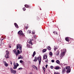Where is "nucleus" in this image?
<instances>
[{
    "label": "nucleus",
    "instance_id": "nucleus-1",
    "mask_svg": "<svg viewBox=\"0 0 74 74\" xmlns=\"http://www.w3.org/2000/svg\"><path fill=\"white\" fill-rule=\"evenodd\" d=\"M18 34L21 36L22 37L24 36H25V35L23 33V32H22V31H19L18 32Z\"/></svg>",
    "mask_w": 74,
    "mask_h": 74
},
{
    "label": "nucleus",
    "instance_id": "nucleus-2",
    "mask_svg": "<svg viewBox=\"0 0 74 74\" xmlns=\"http://www.w3.org/2000/svg\"><path fill=\"white\" fill-rule=\"evenodd\" d=\"M10 70L11 73H12V74H16V71L15 70H13V69H12V68H10Z\"/></svg>",
    "mask_w": 74,
    "mask_h": 74
},
{
    "label": "nucleus",
    "instance_id": "nucleus-3",
    "mask_svg": "<svg viewBox=\"0 0 74 74\" xmlns=\"http://www.w3.org/2000/svg\"><path fill=\"white\" fill-rule=\"evenodd\" d=\"M19 48L20 50H22V45L21 44H18L17 45L16 49H18Z\"/></svg>",
    "mask_w": 74,
    "mask_h": 74
},
{
    "label": "nucleus",
    "instance_id": "nucleus-4",
    "mask_svg": "<svg viewBox=\"0 0 74 74\" xmlns=\"http://www.w3.org/2000/svg\"><path fill=\"white\" fill-rule=\"evenodd\" d=\"M6 54L5 56V58H6V59H8L9 58V56H8V54H9V52L8 51H6Z\"/></svg>",
    "mask_w": 74,
    "mask_h": 74
},
{
    "label": "nucleus",
    "instance_id": "nucleus-5",
    "mask_svg": "<svg viewBox=\"0 0 74 74\" xmlns=\"http://www.w3.org/2000/svg\"><path fill=\"white\" fill-rule=\"evenodd\" d=\"M63 51H64L61 53V56L63 57L65 55V52H66V49H64Z\"/></svg>",
    "mask_w": 74,
    "mask_h": 74
},
{
    "label": "nucleus",
    "instance_id": "nucleus-6",
    "mask_svg": "<svg viewBox=\"0 0 74 74\" xmlns=\"http://www.w3.org/2000/svg\"><path fill=\"white\" fill-rule=\"evenodd\" d=\"M41 56H38V59L39 61V64L40 65L41 64Z\"/></svg>",
    "mask_w": 74,
    "mask_h": 74
},
{
    "label": "nucleus",
    "instance_id": "nucleus-7",
    "mask_svg": "<svg viewBox=\"0 0 74 74\" xmlns=\"http://www.w3.org/2000/svg\"><path fill=\"white\" fill-rule=\"evenodd\" d=\"M66 71V68H63L62 69V73L64 74L65 73V72Z\"/></svg>",
    "mask_w": 74,
    "mask_h": 74
},
{
    "label": "nucleus",
    "instance_id": "nucleus-8",
    "mask_svg": "<svg viewBox=\"0 0 74 74\" xmlns=\"http://www.w3.org/2000/svg\"><path fill=\"white\" fill-rule=\"evenodd\" d=\"M20 63H21L23 66H24V65H25V62L22 61V60H21L20 61Z\"/></svg>",
    "mask_w": 74,
    "mask_h": 74
},
{
    "label": "nucleus",
    "instance_id": "nucleus-9",
    "mask_svg": "<svg viewBox=\"0 0 74 74\" xmlns=\"http://www.w3.org/2000/svg\"><path fill=\"white\" fill-rule=\"evenodd\" d=\"M17 53L16 52V56H18L19 55V54H20V51L19 50H17Z\"/></svg>",
    "mask_w": 74,
    "mask_h": 74
},
{
    "label": "nucleus",
    "instance_id": "nucleus-10",
    "mask_svg": "<svg viewBox=\"0 0 74 74\" xmlns=\"http://www.w3.org/2000/svg\"><path fill=\"white\" fill-rule=\"evenodd\" d=\"M43 58L44 59H46L47 58V55H44Z\"/></svg>",
    "mask_w": 74,
    "mask_h": 74
},
{
    "label": "nucleus",
    "instance_id": "nucleus-11",
    "mask_svg": "<svg viewBox=\"0 0 74 74\" xmlns=\"http://www.w3.org/2000/svg\"><path fill=\"white\" fill-rule=\"evenodd\" d=\"M54 69H56V70H58V69H60V67L58 66H57L56 67H54Z\"/></svg>",
    "mask_w": 74,
    "mask_h": 74
},
{
    "label": "nucleus",
    "instance_id": "nucleus-12",
    "mask_svg": "<svg viewBox=\"0 0 74 74\" xmlns=\"http://www.w3.org/2000/svg\"><path fill=\"white\" fill-rule=\"evenodd\" d=\"M35 59L34 60V62H37L38 60V58L37 57L36 58V57H34Z\"/></svg>",
    "mask_w": 74,
    "mask_h": 74
},
{
    "label": "nucleus",
    "instance_id": "nucleus-13",
    "mask_svg": "<svg viewBox=\"0 0 74 74\" xmlns=\"http://www.w3.org/2000/svg\"><path fill=\"white\" fill-rule=\"evenodd\" d=\"M14 25L15 26V27H16V28H18V27H18V26L16 23H14Z\"/></svg>",
    "mask_w": 74,
    "mask_h": 74
},
{
    "label": "nucleus",
    "instance_id": "nucleus-14",
    "mask_svg": "<svg viewBox=\"0 0 74 74\" xmlns=\"http://www.w3.org/2000/svg\"><path fill=\"white\" fill-rule=\"evenodd\" d=\"M23 57L21 55L19 57H18V59H23Z\"/></svg>",
    "mask_w": 74,
    "mask_h": 74
},
{
    "label": "nucleus",
    "instance_id": "nucleus-15",
    "mask_svg": "<svg viewBox=\"0 0 74 74\" xmlns=\"http://www.w3.org/2000/svg\"><path fill=\"white\" fill-rule=\"evenodd\" d=\"M56 55H57V56H58L59 54V51H57L56 53Z\"/></svg>",
    "mask_w": 74,
    "mask_h": 74
},
{
    "label": "nucleus",
    "instance_id": "nucleus-16",
    "mask_svg": "<svg viewBox=\"0 0 74 74\" xmlns=\"http://www.w3.org/2000/svg\"><path fill=\"white\" fill-rule=\"evenodd\" d=\"M66 41H69V39L68 37H66L65 38Z\"/></svg>",
    "mask_w": 74,
    "mask_h": 74
},
{
    "label": "nucleus",
    "instance_id": "nucleus-17",
    "mask_svg": "<svg viewBox=\"0 0 74 74\" xmlns=\"http://www.w3.org/2000/svg\"><path fill=\"white\" fill-rule=\"evenodd\" d=\"M71 71V69H67V70L66 71V73H70Z\"/></svg>",
    "mask_w": 74,
    "mask_h": 74
},
{
    "label": "nucleus",
    "instance_id": "nucleus-18",
    "mask_svg": "<svg viewBox=\"0 0 74 74\" xmlns=\"http://www.w3.org/2000/svg\"><path fill=\"white\" fill-rule=\"evenodd\" d=\"M36 54V51H34L33 53V55H32V56H33V57H34Z\"/></svg>",
    "mask_w": 74,
    "mask_h": 74
},
{
    "label": "nucleus",
    "instance_id": "nucleus-19",
    "mask_svg": "<svg viewBox=\"0 0 74 74\" xmlns=\"http://www.w3.org/2000/svg\"><path fill=\"white\" fill-rule=\"evenodd\" d=\"M53 33H54L55 35L58 36V32L56 31H54L53 32Z\"/></svg>",
    "mask_w": 74,
    "mask_h": 74
},
{
    "label": "nucleus",
    "instance_id": "nucleus-20",
    "mask_svg": "<svg viewBox=\"0 0 74 74\" xmlns=\"http://www.w3.org/2000/svg\"><path fill=\"white\" fill-rule=\"evenodd\" d=\"M13 53H15V55H16V50L14 49V50H13Z\"/></svg>",
    "mask_w": 74,
    "mask_h": 74
},
{
    "label": "nucleus",
    "instance_id": "nucleus-21",
    "mask_svg": "<svg viewBox=\"0 0 74 74\" xmlns=\"http://www.w3.org/2000/svg\"><path fill=\"white\" fill-rule=\"evenodd\" d=\"M25 7H26V8H29V7H30L29 5H25Z\"/></svg>",
    "mask_w": 74,
    "mask_h": 74
},
{
    "label": "nucleus",
    "instance_id": "nucleus-22",
    "mask_svg": "<svg viewBox=\"0 0 74 74\" xmlns=\"http://www.w3.org/2000/svg\"><path fill=\"white\" fill-rule=\"evenodd\" d=\"M70 66H66L65 69H66H66H67V70H69V69H70Z\"/></svg>",
    "mask_w": 74,
    "mask_h": 74
},
{
    "label": "nucleus",
    "instance_id": "nucleus-23",
    "mask_svg": "<svg viewBox=\"0 0 74 74\" xmlns=\"http://www.w3.org/2000/svg\"><path fill=\"white\" fill-rule=\"evenodd\" d=\"M47 49H49V50H50L51 49V47L48 46L47 47Z\"/></svg>",
    "mask_w": 74,
    "mask_h": 74
},
{
    "label": "nucleus",
    "instance_id": "nucleus-24",
    "mask_svg": "<svg viewBox=\"0 0 74 74\" xmlns=\"http://www.w3.org/2000/svg\"><path fill=\"white\" fill-rule=\"evenodd\" d=\"M56 62L57 64H60V61L59 60H57Z\"/></svg>",
    "mask_w": 74,
    "mask_h": 74
},
{
    "label": "nucleus",
    "instance_id": "nucleus-25",
    "mask_svg": "<svg viewBox=\"0 0 74 74\" xmlns=\"http://www.w3.org/2000/svg\"><path fill=\"white\" fill-rule=\"evenodd\" d=\"M5 66L6 67H7L8 66V64L7 63L5 62Z\"/></svg>",
    "mask_w": 74,
    "mask_h": 74
},
{
    "label": "nucleus",
    "instance_id": "nucleus-26",
    "mask_svg": "<svg viewBox=\"0 0 74 74\" xmlns=\"http://www.w3.org/2000/svg\"><path fill=\"white\" fill-rule=\"evenodd\" d=\"M54 49L55 51H56V49H57V47L56 46H54Z\"/></svg>",
    "mask_w": 74,
    "mask_h": 74
},
{
    "label": "nucleus",
    "instance_id": "nucleus-27",
    "mask_svg": "<svg viewBox=\"0 0 74 74\" xmlns=\"http://www.w3.org/2000/svg\"><path fill=\"white\" fill-rule=\"evenodd\" d=\"M46 51H47V50H46V49H44L43 50H42L43 53H44V52H45Z\"/></svg>",
    "mask_w": 74,
    "mask_h": 74
},
{
    "label": "nucleus",
    "instance_id": "nucleus-28",
    "mask_svg": "<svg viewBox=\"0 0 74 74\" xmlns=\"http://www.w3.org/2000/svg\"><path fill=\"white\" fill-rule=\"evenodd\" d=\"M29 43H30L31 44V45H32V44H33V43L32 42V40H29Z\"/></svg>",
    "mask_w": 74,
    "mask_h": 74
},
{
    "label": "nucleus",
    "instance_id": "nucleus-29",
    "mask_svg": "<svg viewBox=\"0 0 74 74\" xmlns=\"http://www.w3.org/2000/svg\"><path fill=\"white\" fill-rule=\"evenodd\" d=\"M17 68V66H14L13 67L14 69H16Z\"/></svg>",
    "mask_w": 74,
    "mask_h": 74
},
{
    "label": "nucleus",
    "instance_id": "nucleus-30",
    "mask_svg": "<svg viewBox=\"0 0 74 74\" xmlns=\"http://www.w3.org/2000/svg\"><path fill=\"white\" fill-rule=\"evenodd\" d=\"M32 33V31L31 30H29L27 32V33Z\"/></svg>",
    "mask_w": 74,
    "mask_h": 74
},
{
    "label": "nucleus",
    "instance_id": "nucleus-31",
    "mask_svg": "<svg viewBox=\"0 0 74 74\" xmlns=\"http://www.w3.org/2000/svg\"><path fill=\"white\" fill-rule=\"evenodd\" d=\"M42 68L44 71V72H45V68L44 67H43Z\"/></svg>",
    "mask_w": 74,
    "mask_h": 74
},
{
    "label": "nucleus",
    "instance_id": "nucleus-32",
    "mask_svg": "<svg viewBox=\"0 0 74 74\" xmlns=\"http://www.w3.org/2000/svg\"><path fill=\"white\" fill-rule=\"evenodd\" d=\"M49 55H50V56H52V52H50L49 53Z\"/></svg>",
    "mask_w": 74,
    "mask_h": 74
},
{
    "label": "nucleus",
    "instance_id": "nucleus-33",
    "mask_svg": "<svg viewBox=\"0 0 74 74\" xmlns=\"http://www.w3.org/2000/svg\"><path fill=\"white\" fill-rule=\"evenodd\" d=\"M54 74H59V73L58 72H55L54 73Z\"/></svg>",
    "mask_w": 74,
    "mask_h": 74
},
{
    "label": "nucleus",
    "instance_id": "nucleus-34",
    "mask_svg": "<svg viewBox=\"0 0 74 74\" xmlns=\"http://www.w3.org/2000/svg\"><path fill=\"white\" fill-rule=\"evenodd\" d=\"M32 67H33V68H34V69H35L36 68V66L34 65H33L32 66Z\"/></svg>",
    "mask_w": 74,
    "mask_h": 74
},
{
    "label": "nucleus",
    "instance_id": "nucleus-35",
    "mask_svg": "<svg viewBox=\"0 0 74 74\" xmlns=\"http://www.w3.org/2000/svg\"><path fill=\"white\" fill-rule=\"evenodd\" d=\"M48 62V59H47L45 60V62H46V63H47Z\"/></svg>",
    "mask_w": 74,
    "mask_h": 74
},
{
    "label": "nucleus",
    "instance_id": "nucleus-36",
    "mask_svg": "<svg viewBox=\"0 0 74 74\" xmlns=\"http://www.w3.org/2000/svg\"><path fill=\"white\" fill-rule=\"evenodd\" d=\"M51 61L52 63H54V62H55V61L53 60H52Z\"/></svg>",
    "mask_w": 74,
    "mask_h": 74
},
{
    "label": "nucleus",
    "instance_id": "nucleus-37",
    "mask_svg": "<svg viewBox=\"0 0 74 74\" xmlns=\"http://www.w3.org/2000/svg\"><path fill=\"white\" fill-rule=\"evenodd\" d=\"M14 66H16V63H15V62H14Z\"/></svg>",
    "mask_w": 74,
    "mask_h": 74
},
{
    "label": "nucleus",
    "instance_id": "nucleus-38",
    "mask_svg": "<svg viewBox=\"0 0 74 74\" xmlns=\"http://www.w3.org/2000/svg\"><path fill=\"white\" fill-rule=\"evenodd\" d=\"M16 66L17 67L19 66V64H18V63H16Z\"/></svg>",
    "mask_w": 74,
    "mask_h": 74
},
{
    "label": "nucleus",
    "instance_id": "nucleus-39",
    "mask_svg": "<svg viewBox=\"0 0 74 74\" xmlns=\"http://www.w3.org/2000/svg\"><path fill=\"white\" fill-rule=\"evenodd\" d=\"M36 70H38V68H37V66H36L35 67V68Z\"/></svg>",
    "mask_w": 74,
    "mask_h": 74
},
{
    "label": "nucleus",
    "instance_id": "nucleus-40",
    "mask_svg": "<svg viewBox=\"0 0 74 74\" xmlns=\"http://www.w3.org/2000/svg\"><path fill=\"white\" fill-rule=\"evenodd\" d=\"M9 48H11V45L10 44L9 45Z\"/></svg>",
    "mask_w": 74,
    "mask_h": 74
},
{
    "label": "nucleus",
    "instance_id": "nucleus-41",
    "mask_svg": "<svg viewBox=\"0 0 74 74\" xmlns=\"http://www.w3.org/2000/svg\"><path fill=\"white\" fill-rule=\"evenodd\" d=\"M23 11H25V10H26V8H23Z\"/></svg>",
    "mask_w": 74,
    "mask_h": 74
},
{
    "label": "nucleus",
    "instance_id": "nucleus-42",
    "mask_svg": "<svg viewBox=\"0 0 74 74\" xmlns=\"http://www.w3.org/2000/svg\"><path fill=\"white\" fill-rule=\"evenodd\" d=\"M50 68L51 69H53V66H51Z\"/></svg>",
    "mask_w": 74,
    "mask_h": 74
},
{
    "label": "nucleus",
    "instance_id": "nucleus-43",
    "mask_svg": "<svg viewBox=\"0 0 74 74\" xmlns=\"http://www.w3.org/2000/svg\"><path fill=\"white\" fill-rule=\"evenodd\" d=\"M18 69V70H22V68H20Z\"/></svg>",
    "mask_w": 74,
    "mask_h": 74
},
{
    "label": "nucleus",
    "instance_id": "nucleus-44",
    "mask_svg": "<svg viewBox=\"0 0 74 74\" xmlns=\"http://www.w3.org/2000/svg\"><path fill=\"white\" fill-rule=\"evenodd\" d=\"M32 32V34H34V32H35L34 31H33Z\"/></svg>",
    "mask_w": 74,
    "mask_h": 74
},
{
    "label": "nucleus",
    "instance_id": "nucleus-45",
    "mask_svg": "<svg viewBox=\"0 0 74 74\" xmlns=\"http://www.w3.org/2000/svg\"><path fill=\"white\" fill-rule=\"evenodd\" d=\"M27 47H30V45H27Z\"/></svg>",
    "mask_w": 74,
    "mask_h": 74
},
{
    "label": "nucleus",
    "instance_id": "nucleus-46",
    "mask_svg": "<svg viewBox=\"0 0 74 74\" xmlns=\"http://www.w3.org/2000/svg\"><path fill=\"white\" fill-rule=\"evenodd\" d=\"M48 67V65L47 64L46 65V68H47Z\"/></svg>",
    "mask_w": 74,
    "mask_h": 74
},
{
    "label": "nucleus",
    "instance_id": "nucleus-47",
    "mask_svg": "<svg viewBox=\"0 0 74 74\" xmlns=\"http://www.w3.org/2000/svg\"><path fill=\"white\" fill-rule=\"evenodd\" d=\"M20 53H22V50H20Z\"/></svg>",
    "mask_w": 74,
    "mask_h": 74
},
{
    "label": "nucleus",
    "instance_id": "nucleus-48",
    "mask_svg": "<svg viewBox=\"0 0 74 74\" xmlns=\"http://www.w3.org/2000/svg\"><path fill=\"white\" fill-rule=\"evenodd\" d=\"M1 41H3V39H2V38H1Z\"/></svg>",
    "mask_w": 74,
    "mask_h": 74
},
{
    "label": "nucleus",
    "instance_id": "nucleus-49",
    "mask_svg": "<svg viewBox=\"0 0 74 74\" xmlns=\"http://www.w3.org/2000/svg\"><path fill=\"white\" fill-rule=\"evenodd\" d=\"M10 64H11V65H12V62H11V61L10 62Z\"/></svg>",
    "mask_w": 74,
    "mask_h": 74
},
{
    "label": "nucleus",
    "instance_id": "nucleus-50",
    "mask_svg": "<svg viewBox=\"0 0 74 74\" xmlns=\"http://www.w3.org/2000/svg\"><path fill=\"white\" fill-rule=\"evenodd\" d=\"M29 74H33V73H29Z\"/></svg>",
    "mask_w": 74,
    "mask_h": 74
},
{
    "label": "nucleus",
    "instance_id": "nucleus-51",
    "mask_svg": "<svg viewBox=\"0 0 74 74\" xmlns=\"http://www.w3.org/2000/svg\"><path fill=\"white\" fill-rule=\"evenodd\" d=\"M61 52H62V51H63V50H61Z\"/></svg>",
    "mask_w": 74,
    "mask_h": 74
},
{
    "label": "nucleus",
    "instance_id": "nucleus-52",
    "mask_svg": "<svg viewBox=\"0 0 74 74\" xmlns=\"http://www.w3.org/2000/svg\"><path fill=\"white\" fill-rule=\"evenodd\" d=\"M34 38L36 37V36H34Z\"/></svg>",
    "mask_w": 74,
    "mask_h": 74
},
{
    "label": "nucleus",
    "instance_id": "nucleus-53",
    "mask_svg": "<svg viewBox=\"0 0 74 74\" xmlns=\"http://www.w3.org/2000/svg\"><path fill=\"white\" fill-rule=\"evenodd\" d=\"M46 74H48L47 73Z\"/></svg>",
    "mask_w": 74,
    "mask_h": 74
}]
</instances>
